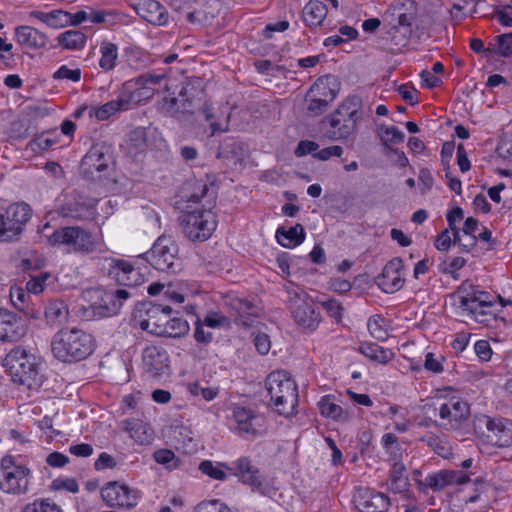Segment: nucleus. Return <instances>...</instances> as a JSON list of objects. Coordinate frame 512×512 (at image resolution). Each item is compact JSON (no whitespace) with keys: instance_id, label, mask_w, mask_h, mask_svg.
Wrapping results in <instances>:
<instances>
[{"instance_id":"nucleus-1","label":"nucleus","mask_w":512,"mask_h":512,"mask_svg":"<svg viewBox=\"0 0 512 512\" xmlns=\"http://www.w3.org/2000/svg\"><path fill=\"white\" fill-rule=\"evenodd\" d=\"M217 187L212 182L197 181L193 192L187 197V202L200 204L201 208L189 209L181 216L183 232L191 241H205L211 237L217 227L216 216L212 208L216 204Z\"/></svg>"},{"instance_id":"nucleus-2","label":"nucleus","mask_w":512,"mask_h":512,"mask_svg":"<svg viewBox=\"0 0 512 512\" xmlns=\"http://www.w3.org/2000/svg\"><path fill=\"white\" fill-rule=\"evenodd\" d=\"M51 350L59 361L78 362L86 359L93 352V337L77 328L60 330L52 338Z\"/></svg>"},{"instance_id":"nucleus-3","label":"nucleus","mask_w":512,"mask_h":512,"mask_svg":"<svg viewBox=\"0 0 512 512\" xmlns=\"http://www.w3.org/2000/svg\"><path fill=\"white\" fill-rule=\"evenodd\" d=\"M265 387L277 413L290 416L298 403L297 386L287 371H274L265 380Z\"/></svg>"},{"instance_id":"nucleus-4","label":"nucleus","mask_w":512,"mask_h":512,"mask_svg":"<svg viewBox=\"0 0 512 512\" xmlns=\"http://www.w3.org/2000/svg\"><path fill=\"white\" fill-rule=\"evenodd\" d=\"M289 309L295 323L301 328L314 331L321 322L320 312L312 297L300 286L289 282L285 286Z\"/></svg>"},{"instance_id":"nucleus-5","label":"nucleus","mask_w":512,"mask_h":512,"mask_svg":"<svg viewBox=\"0 0 512 512\" xmlns=\"http://www.w3.org/2000/svg\"><path fill=\"white\" fill-rule=\"evenodd\" d=\"M456 293L459 297V307L473 315L474 319L479 323L489 322L488 315L495 317V314L486 309L492 308L496 303V299L500 300L501 306L506 305L500 296L494 297L490 293L480 290L469 281L462 282Z\"/></svg>"},{"instance_id":"nucleus-6","label":"nucleus","mask_w":512,"mask_h":512,"mask_svg":"<svg viewBox=\"0 0 512 512\" xmlns=\"http://www.w3.org/2000/svg\"><path fill=\"white\" fill-rule=\"evenodd\" d=\"M31 469L6 454L0 460V491L7 495L21 496L30 490Z\"/></svg>"},{"instance_id":"nucleus-7","label":"nucleus","mask_w":512,"mask_h":512,"mask_svg":"<svg viewBox=\"0 0 512 512\" xmlns=\"http://www.w3.org/2000/svg\"><path fill=\"white\" fill-rule=\"evenodd\" d=\"M3 366L14 383L32 388L37 385L38 365L33 354L22 347L13 348L3 359Z\"/></svg>"},{"instance_id":"nucleus-8","label":"nucleus","mask_w":512,"mask_h":512,"mask_svg":"<svg viewBox=\"0 0 512 512\" xmlns=\"http://www.w3.org/2000/svg\"><path fill=\"white\" fill-rule=\"evenodd\" d=\"M360 118L358 102L354 99H346L333 113L325 117L324 122L328 123L327 137L331 140L348 138L354 133Z\"/></svg>"},{"instance_id":"nucleus-9","label":"nucleus","mask_w":512,"mask_h":512,"mask_svg":"<svg viewBox=\"0 0 512 512\" xmlns=\"http://www.w3.org/2000/svg\"><path fill=\"white\" fill-rule=\"evenodd\" d=\"M179 249L175 240L166 235L158 237L150 251L144 254L145 259L160 272L175 274L182 268L178 255Z\"/></svg>"},{"instance_id":"nucleus-10","label":"nucleus","mask_w":512,"mask_h":512,"mask_svg":"<svg viewBox=\"0 0 512 512\" xmlns=\"http://www.w3.org/2000/svg\"><path fill=\"white\" fill-rule=\"evenodd\" d=\"M235 476L253 492L272 498L276 495L277 488L271 480L261 475L259 468L253 464L249 457L243 456L232 463L229 468Z\"/></svg>"},{"instance_id":"nucleus-11","label":"nucleus","mask_w":512,"mask_h":512,"mask_svg":"<svg viewBox=\"0 0 512 512\" xmlns=\"http://www.w3.org/2000/svg\"><path fill=\"white\" fill-rule=\"evenodd\" d=\"M53 246H66L69 252L89 254L95 249L92 234L80 226L60 227L49 236Z\"/></svg>"},{"instance_id":"nucleus-12","label":"nucleus","mask_w":512,"mask_h":512,"mask_svg":"<svg viewBox=\"0 0 512 512\" xmlns=\"http://www.w3.org/2000/svg\"><path fill=\"white\" fill-rule=\"evenodd\" d=\"M113 163L112 146L105 141L94 143L81 160L82 174L91 180L100 179Z\"/></svg>"},{"instance_id":"nucleus-13","label":"nucleus","mask_w":512,"mask_h":512,"mask_svg":"<svg viewBox=\"0 0 512 512\" xmlns=\"http://www.w3.org/2000/svg\"><path fill=\"white\" fill-rule=\"evenodd\" d=\"M130 296V292L124 288L101 291L98 300L84 309V317L91 320L116 315Z\"/></svg>"},{"instance_id":"nucleus-14","label":"nucleus","mask_w":512,"mask_h":512,"mask_svg":"<svg viewBox=\"0 0 512 512\" xmlns=\"http://www.w3.org/2000/svg\"><path fill=\"white\" fill-rule=\"evenodd\" d=\"M31 217L32 209L27 203L18 202L10 204L2 214L6 239L9 242L17 241L24 232Z\"/></svg>"},{"instance_id":"nucleus-15","label":"nucleus","mask_w":512,"mask_h":512,"mask_svg":"<svg viewBox=\"0 0 512 512\" xmlns=\"http://www.w3.org/2000/svg\"><path fill=\"white\" fill-rule=\"evenodd\" d=\"M470 481L468 474L456 470L442 469L428 474L424 480L415 479L418 489L426 493L428 489L434 492H440L454 484L463 485Z\"/></svg>"},{"instance_id":"nucleus-16","label":"nucleus","mask_w":512,"mask_h":512,"mask_svg":"<svg viewBox=\"0 0 512 512\" xmlns=\"http://www.w3.org/2000/svg\"><path fill=\"white\" fill-rule=\"evenodd\" d=\"M101 498L108 507L131 509L138 504L139 494L126 484L112 481L101 488Z\"/></svg>"},{"instance_id":"nucleus-17","label":"nucleus","mask_w":512,"mask_h":512,"mask_svg":"<svg viewBox=\"0 0 512 512\" xmlns=\"http://www.w3.org/2000/svg\"><path fill=\"white\" fill-rule=\"evenodd\" d=\"M132 86L133 83L125 82L116 100L109 101L100 107H90L89 117L104 121L118 111L128 110L131 104L138 103L139 99L132 91Z\"/></svg>"},{"instance_id":"nucleus-18","label":"nucleus","mask_w":512,"mask_h":512,"mask_svg":"<svg viewBox=\"0 0 512 512\" xmlns=\"http://www.w3.org/2000/svg\"><path fill=\"white\" fill-rule=\"evenodd\" d=\"M105 263L108 277L119 285L135 287L144 281L140 272L126 260L109 258Z\"/></svg>"},{"instance_id":"nucleus-19","label":"nucleus","mask_w":512,"mask_h":512,"mask_svg":"<svg viewBox=\"0 0 512 512\" xmlns=\"http://www.w3.org/2000/svg\"><path fill=\"white\" fill-rule=\"evenodd\" d=\"M144 372L151 378L168 376L171 373L167 351L158 346H148L142 352Z\"/></svg>"},{"instance_id":"nucleus-20","label":"nucleus","mask_w":512,"mask_h":512,"mask_svg":"<svg viewBox=\"0 0 512 512\" xmlns=\"http://www.w3.org/2000/svg\"><path fill=\"white\" fill-rule=\"evenodd\" d=\"M232 418L235 432L242 437L258 436L263 426V418L250 408L234 406Z\"/></svg>"},{"instance_id":"nucleus-21","label":"nucleus","mask_w":512,"mask_h":512,"mask_svg":"<svg viewBox=\"0 0 512 512\" xmlns=\"http://www.w3.org/2000/svg\"><path fill=\"white\" fill-rule=\"evenodd\" d=\"M484 422L487 443L500 448L510 447L512 445V422L487 416L484 417Z\"/></svg>"},{"instance_id":"nucleus-22","label":"nucleus","mask_w":512,"mask_h":512,"mask_svg":"<svg viewBox=\"0 0 512 512\" xmlns=\"http://www.w3.org/2000/svg\"><path fill=\"white\" fill-rule=\"evenodd\" d=\"M403 262L400 258H393L384 266L382 273L377 277L376 283L385 293H395L400 290L404 284L400 270Z\"/></svg>"},{"instance_id":"nucleus-23","label":"nucleus","mask_w":512,"mask_h":512,"mask_svg":"<svg viewBox=\"0 0 512 512\" xmlns=\"http://www.w3.org/2000/svg\"><path fill=\"white\" fill-rule=\"evenodd\" d=\"M26 334L20 317L12 311L0 308V341L15 342Z\"/></svg>"},{"instance_id":"nucleus-24","label":"nucleus","mask_w":512,"mask_h":512,"mask_svg":"<svg viewBox=\"0 0 512 512\" xmlns=\"http://www.w3.org/2000/svg\"><path fill=\"white\" fill-rule=\"evenodd\" d=\"M470 415V406L461 398H452L439 408V416L447 420L451 428L457 429Z\"/></svg>"},{"instance_id":"nucleus-25","label":"nucleus","mask_w":512,"mask_h":512,"mask_svg":"<svg viewBox=\"0 0 512 512\" xmlns=\"http://www.w3.org/2000/svg\"><path fill=\"white\" fill-rule=\"evenodd\" d=\"M134 8L137 15L153 25L162 26L168 23L166 8L156 0H138Z\"/></svg>"},{"instance_id":"nucleus-26","label":"nucleus","mask_w":512,"mask_h":512,"mask_svg":"<svg viewBox=\"0 0 512 512\" xmlns=\"http://www.w3.org/2000/svg\"><path fill=\"white\" fill-rule=\"evenodd\" d=\"M339 92V83L333 75L318 78L308 90V97H317L324 103L331 104Z\"/></svg>"},{"instance_id":"nucleus-27","label":"nucleus","mask_w":512,"mask_h":512,"mask_svg":"<svg viewBox=\"0 0 512 512\" xmlns=\"http://www.w3.org/2000/svg\"><path fill=\"white\" fill-rule=\"evenodd\" d=\"M389 506V497L376 491H367L360 497L357 504L360 512H386Z\"/></svg>"},{"instance_id":"nucleus-28","label":"nucleus","mask_w":512,"mask_h":512,"mask_svg":"<svg viewBox=\"0 0 512 512\" xmlns=\"http://www.w3.org/2000/svg\"><path fill=\"white\" fill-rule=\"evenodd\" d=\"M15 35L18 43L27 49H39L47 43V36L30 26H18Z\"/></svg>"},{"instance_id":"nucleus-29","label":"nucleus","mask_w":512,"mask_h":512,"mask_svg":"<svg viewBox=\"0 0 512 512\" xmlns=\"http://www.w3.org/2000/svg\"><path fill=\"white\" fill-rule=\"evenodd\" d=\"M125 431L130 437L141 445L151 444L154 439V432L150 426L139 419H127L123 422Z\"/></svg>"},{"instance_id":"nucleus-30","label":"nucleus","mask_w":512,"mask_h":512,"mask_svg":"<svg viewBox=\"0 0 512 512\" xmlns=\"http://www.w3.org/2000/svg\"><path fill=\"white\" fill-rule=\"evenodd\" d=\"M276 239L278 243L285 248H292L300 245L305 240V231L301 224L286 229L279 227L276 231Z\"/></svg>"},{"instance_id":"nucleus-31","label":"nucleus","mask_w":512,"mask_h":512,"mask_svg":"<svg viewBox=\"0 0 512 512\" xmlns=\"http://www.w3.org/2000/svg\"><path fill=\"white\" fill-rule=\"evenodd\" d=\"M318 407L322 416L331 418L337 422L345 423L351 419L350 412L334 403L328 395L320 399Z\"/></svg>"},{"instance_id":"nucleus-32","label":"nucleus","mask_w":512,"mask_h":512,"mask_svg":"<svg viewBox=\"0 0 512 512\" xmlns=\"http://www.w3.org/2000/svg\"><path fill=\"white\" fill-rule=\"evenodd\" d=\"M59 133L57 131H46L37 134L26 146V150L34 154H43L59 141Z\"/></svg>"},{"instance_id":"nucleus-33","label":"nucleus","mask_w":512,"mask_h":512,"mask_svg":"<svg viewBox=\"0 0 512 512\" xmlns=\"http://www.w3.org/2000/svg\"><path fill=\"white\" fill-rule=\"evenodd\" d=\"M169 319L167 314H159V307H153L148 311V318L141 322V328L152 334L163 336V328L168 326Z\"/></svg>"},{"instance_id":"nucleus-34","label":"nucleus","mask_w":512,"mask_h":512,"mask_svg":"<svg viewBox=\"0 0 512 512\" xmlns=\"http://www.w3.org/2000/svg\"><path fill=\"white\" fill-rule=\"evenodd\" d=\"M406 467L402 462H395L390 470L388 489L393 493H403L408 491L410 483L405 474Z\"/></svg>"},{"instance_id":"nucleus-35","label":"nucleus","mask_w":512,"mask_h":512,"mask_svg":"<svg viewBox=\"0 0 512 512\" xmlns=\"http://www.w3.org/2000/svg\"><path fill=\"white\" fill-rule=\"evenodd\" d=\"M44 316L48 324L61 325L68 320V306L61 300L50 301L44 310Z\"/></svg>"},{"instance_id":"nucleus-36","label":"nucleus","mask_w":512,"mask_h":512,"mask_svg":"<svg viewBox=\"0 0 512 512\" xmlns=\"http://www.w3.org/2000/svg\"><path fill=\"white\" fill-rule=\"evenodd\" d=\"M359 352L370 360L380 364H386L395 357L391 349L384 348L376 343H362L359 346Z\"/></svg>"},{"instance_id":"nucleus-37","label":"nucleus","mask_w":512,"mask_h":512,"mask_svg":"<svg viewBox=\"0 0 512 512\" xmlns=\"http://www.w3.org/2000/svg\"><path fill=\"white\" fill-rule=\"evenodd\" d=\"M327 11L323 2L309 1L303 8V20L307 26H318L324 21Z\"/></svg>"},{"instance_id":"nucleus-38","label":"nucleus","mask_w":512,"mask_h":512,"mask_svg":"<svg viewBox=\"0 0 512 512\" xmlns=\"http://www.w3.org/2000/svg\"><path fill=\"white\" fill-rule=\"evenodd\" d=\"M233 307L238 313L236 321L243 326H251L258 314L257 307L247 299L236 298Z\"/></svg>"},{"instance_id":"nucleus-39","label":"nucleus","mask_w":512,"mask_h":512,"mask_svg":"<svg viewBox=\"0 0 512 512\" xmlns=\"http://www.w3.org/2000/svg\"><path fill=\"white\" fill-rule=\"evenodd\" d=\"M57 41L67 50H79L86 44V35L79 30H68L59 34Z\"/></svg>"},{"instance_id":"nucleus-40","label":"nucleus","mask_w":512,"mask_h":512,"mask_svg":"<svg viewBox=\"0 0 512 512\" xmlns=\"http://www.w3.org/2000/svg\"><path fill=\"white\" fill-rule=\"evenodd\" d=\"M100 53L101 58L99 60V66L104 71H111L116 66V61L118 58V47L116 44L103 41L100 45Z\"/></svg>"},{"instance_id":"nucleus-41","label":"nucleus","mask_w":512,"mask_h":512,"mask_svg":"<svg viewBox=\"0 0 512 512\" xmlns=\"http://www.w3.org/2000/svg\"><path fill=\"white\" fill-rule=\"evenodd\" d=\"M63 215L75 220L92 219L94 217V207L76 202L63 208Z\"/></svg>"},{"instance_id":"nucleus-42","label":"nucleus","mask_w":512,"mask_h":512,"mask_svg":"<svg viewBox=\"0 0 512 512\" xmlns=\"http://www.w3.org/2000/svg\"><path fill=\"white\" fill-rule=\"evenodd\" d=\"M166 78L165 73H150L141 75L135 79L128 80L127 82L133 83L132 91L135 92L136 97L140 100V89H146L147 84L157 85Z\"/></svg>"},{"instance_id":"nucleus-43","label":"nucleus","mask_w":512,"mask_h":512,"mask_svg":"<svg viewBox=\"0 0 512 512\" xmlns=\"http://www.w3.org/2000/svg\"><path fill=\"white\" fill-rule=\"evenodd\" d=\"M378 135L384 146L388 144H400L404 141V133L395 126L381 125L378 128Z\"/></svg>"},{"instance_id":"nucleus-44","label":"nucleus","mask_w":512,"mask_h":512,"mask_svg":"<svg viewBox=\"0 0 512 512\" xmlns=\"http://www.w3.org/2000/svg\"><path fill=\"white\" fill-rule=\"evenodd\" d=\"M223 467L228 468L227 465L224 463H221V462L213 463L211 460H203L199 464V470L204 475H207L208 477H210L214 480H219V481H223L227 478V474L222 469Z\"/></svg>"},{"instance_id":"nucleus-45","label":"nucleus","mask_w":512,"mask_h":512,"mask_svg":"<svg viewBox=\"0 0 512 512\" xmlns=\"http://www.w3.org/2000/svg\"><path fill=\"white\" fill-rule=\"evenodd\" d=\"M165 337L180 338L185 336L189 332V324L186 320L173 317L169 319L168 326L164 327Z\"/></svg>"},{"instance_id":"nucleus-46","label":"nucleus","mask_w":512,"mask_h":512,"mask_svg":"<svg viewBox=\"0 0 512 512\" xmlns=\"http://www.w3.org/2000/svg\"><path fill=\"white\" fill-rule=\"evenodd\" d=\"M367 327L370 335L379 340L384 341L388 337L387 329L385 328V319L380 315H373L368 319Z\"/></svg>"},{"instance_id":"nucleus-47","label":"nucleus","mask_w":512,"mask_h":512,"mask_svg":"<svg viewBox=\"0 0 512 512\" xmlns=\"http://www.w3.org/2000/svg\"><path fill=\"white\" fill-rule=\"evenodd\" d=\"M153 459L167 469H176L180 465V459L170 449H158L153 453Z\"/></svg>"},{"instance_id":"nucleus-48","label":"nucleus","mask_w":512,"mask_h":512,"mask_svg":"<svg viewBox=\"0 0 512 512\" xmlns=\"http://www.w3.org/2000/svg\"><path fill=\"white\" fill-rule=\"evenodd\" d=\"M426 442L438 456L447 459L452 455V446L447 440L437 436H430L426 439Z\"/></svg>"},{"instance_id":"nucleus-49","label":"nucleus","mask_w":512,"mask_h":512,"mask_svg":"<svg viewBox=\"0 0 512 512\" xmlns=\"http://www.w3.org/2000/svg\"><path fill=\"white\" fill-rule=\"evenodd\" d=\"M22 512H63L62 509L49 501V499H37L25 505Z\"/></svg>"},{"instance_id":"nucleus-50","label":"nucleus","mask_w":512,"mask_h":512,"mask_svg":"<svg viewBox=\"0 0 512 512\" xmlns=\"http://www.w3.org/2000/svg\"><path fill=\"white\" fill-rule=\"evenodd\" d=\"M495 41V53L502 57L512 56V32L496 36Z\"/></svg>"},{"instance_id":"nucleus-51","label":"nucleus","mask_w":512,"mask_h":512,"mask_svg":"<svg viewBox=\"0 0 512 512\" xmlns=\"http://www.w3.org/2000/svg\"><path fill=\"white\" fill-rule=\"evenodd\" d=\"M305 101L307 103V114L312 117L322 115L330 106V104L322 102V100L317 97H308V92L306 93Z\"/></svg>"},{"instance_id":"nucleus-52","label":"nucleus","mask_w":512,"mask_h":512,"mask_svg":"<svg viewBox=\"0 0 512 512\" xmlns=\"http://www.w3.org/2000/svg\"><path fill=\"white\" fill-rule=\"evenodd\" d=\"M194 512H233L225 503L219 500H210L199 503Z\"/></svg>"},{"instance_id":"nucleus-53","label":"nucleus","mask_w":512,"mask_h":512,"mask_svg":"<svg viewBox=\"0 0 512 512\" xmlns=\"http://www.w3.org/2000/svg\"><path fill=\"white\" fill-rule=\"evenodd\" d=\"M69 12L64 10H53L48 12L47 26L51 28H62L67 26Z\"/></svg>"},{"instance_id":"nucleus-54","label":"nucleus","mask_w":512,"mask_h":512,"mask_svg":"<svg viewBox=\"0 0 512 512\" xmlns=\"http://www.w3.org/2000/svg\"><path fill=\"white\" fill-rule=\"evenodd\" d=\"M188 390L194 396L201 395L202 398L206 401H211L218 395V389L211 387H202L197 382L189 384Z\"/></svg>"},{"instance_id":"nucleus-55","label":"nucleus","mask_w":512,"mask_h":512,"mask_svg":"<svg viewBox=\"0 0 512 512\" xmlns=\"http://www.w3.org/2000/svg\"><path fill=\"white\" fill-rule=\"evenodd\" d=\"M497 20L506 27H512V2L505 5H499L495 12Z\"/></svg>"},{"instance_id":"nucleus-56","label":"nucleus","mask_w":512,"mask_h":512,"mask_svg":"<svg viewBox=\"0 0 512 512\" xmlns=\"http://www.w3.org/2000/svg\"><path fill=\"white\" fill-rule=\"evenodd\" d=\"M10 299L14 307L20 310L24 305L28 304L27 301L31 299V295L29 292L17 287L10 290Z\"/></svg>"},{"instance_id":"nucleus-57","label":"nucleus","mask_w":512,"mask_h":512,"mask_svg":"<svg viewBox=\"0 0 512 512\" xmlns=\"http://www.w3.org/2000/svg\"><path fill=\"white\" fill-rule=\"evenodd\" d=\"M201 113L204 115L205 120L210 122L212 135H214L216 132H224L228 130L227 126L222 127L220 123L213 121L215 115L213 113V107L210 104L205 103L201 108Z\"/></svg>"},{"instance_id":"nucleus-58","label":"nucleus","mask_w":512,"mask_h":512,"mask_svg":"<svg viewBox=\"0 0 512 512\" xmlns=\"http://www.w3.org/2000/svg\"><path fill=\"white\" fill-rule=\"evenodd\" d=\"M54 79H67L73 82H78L81 78L80 69H69L66 65H62L54 74Z\"/></svg>"},{"instance_id":"nucleus-59","label":"nucleus","mask_w":512,"mask_h":512,"mask_svg":"<svg viewBox=\"0 0 512 512\" xmlns=\"http://www.w3.org/2000/svg\"><path fill=\"white\" fill-rule=\"evenodd\" d=\"M52 488L54 490L64 489L71 493H77L79 491V485L74 478L55 479L52 482Z\"/></svg>"},{"instance_id":"nucleus-60","label":"nucleus","mask_w":512,"mask_h":512,"mask_svg":"<svg viewBox=\"0 0 512 512\" xmlns=\"http://www.w3.org/2000/svg\"><path fill=\"white\" fill-rule=\"evenodd\" d=\"M442 360V357L435 358L434 354L429 352L426 354L424 367L433 373H441L443 371Z\"/></svg>"},{"instance_id":"nucleus-61","label":"nucleus","mask_w":512,"mask_h":512,"mask_svg":"<svg viewBox=\"0 0 512 512\" xmlns=\"http://www.w3.org/2000/svg\"><path fill=\"white\" fill-rule=\"evenodd\" d=\"M254 344L257 351L262 355H266L270 351V339L269 336L265 333H258L255 335Z\"/></svg>"},{"instance_id":"nucleus-62","label":"nucleus","mask_w":512,"mask_h":512,"mask_svg":"<svg viewBox=\"0 0 512 512\" xmlns=\"http://www.w3.org/2000/svg\"><path fill=\"white\" fill-rule=\"evenodd\" d=\"M116 466V460L110 454L102 452L98 459L94 463L96 470H104L108 468H114Z\"/></svg>"},{"instance_id":"nucleus-63","label":"nucleus","mask_w":512,"mask_h":512,"mask_svg":"<svg viewBox=\"0 0 512 512\" xmlns=\"http://www.w3.org/2000/svg\"><path fill=\"white\" fill-rule=\"evenodd\" d=\"M475 353L483 360L488 361L491 358L492 350L490 344L486 340H479L474 345Z\"/></svg>"},{"instance_id":"nucleus-64","label":"nucleus","mask_w":512,"mask_h":512,"mask_svg":"<svg viewBox=\"0 0 512 512\" xmlns=\"http://www.w3.org/2000/svg\"><path fill=\"white\" fill-rule=\"evenodd\" d=\"M496 152L499 157L512 161V141L501 140L497 145Z\"/></svg>"}]
</instances>
